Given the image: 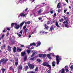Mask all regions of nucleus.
I'll use <instances>...</instances> for the list:
<instances>
[{
	"label": "nucleus",
	"mask_w": 73,
	"mask_h": 73,
	"mask_svg": "<svg viewBox=\"0 0 73 73\" xmlns=\"http://www.w3.org/2000/svg\"><path fill=\"white\" fill-rule=\"evenodd\" d=\"M2 46L3 48H5V47H6V45L5 44H4Z\"/></svg>",
	"instance_id": "obj_48"
},
{
	"label": "nucleus",
	"mask_w": 73,
	"mask_h": 73,
	"mask_svg": "<svg viewBox=\"0 0 73 73\" xmlns=\"http://www.w3.org/2000/svg\"><path fill=\"white\" fill-rule=\"evenodd\" d=\"M60 3H58L57 8H61V7L60 6Z\"/></svg>",
	"instance_id": "obj_22"
},
{
	"label": "nucleus",
	"mask_w": 73,
	"mask_h": 73,
	"mask_svg": "<svg viewBox=\"0 0 73 73\" xmlns=\"http://www.w3.org/2000/svg\"><path fill=\"white\" fill-rule=\"evenodd\" d=\"M63 23L64 24H68V21L66 20V21H64V22H63Z\"/></svg>",
	"instance_id": "obj_30"
},
{
	"label": "nucleus",
	"mask_w": 73,
	"mask_h": 73,
	"mask_svg": "<svg viewBox=\"0 0 73 73\" xmlns=\"http://www.w3.org/2000/svg\"><path fill=\"white\" fill-rule=\"evenodd\" d=\"M73 65H72L70 67V69L72 70H73Z\"/></svg>",
	"instance_id": "obj_37"
},
{
	"label": "nucleus",
	"mask_w": 73,
	"mask_h": 73,
	"mask_svg": "<svg viewBox=\"0 0 73 73\" xmlns=\"http://www.w3.org/2000/svg\"><path fill=\"white\" fill-rule=\"evenodd\" d=\"M1 70H2V73H4V72H5V70H6V69L5 68H2Z\"/></svg>",
	"instance_id": "obj_23"
},
{
	"label": "nucleus",
	"mask_w": 73,
	"mask_h": 73,
	"mask_svg": "<svg viewBox=\"0 0 73 73\" xmlns=\"http://www.w3.org/2000/svg\"><path fill=\"white\" fill-rule=\"evenodd\" d=\"M1 49H4V47H3V46H2L1 47Z\"/></svg>",
	"instance_id": "obj_59"
},
{
	"label": "nucleus",
	"mask_w": 73,
	"mask_h": 73,
	"mask_svg": "<svg viewBox=\"0 0 73 73\" xmlns=\"http://www.w3.org/2000/svg\"><path fill=\"white\" fill-rule=\"evenodd\" d=\"M36 61H37L38 62H41V60L40 59H36Z\"/></svg>",
	"instance_id": "obj_32"
},
{
	"label": "nucleus",
	"mask_w": 73,
	"mask_h": 73,
	"mask_svg": "<svg viewBox=\"0 0 73 73\" xmlns=\"http://www.w3.org/2000/svg\"><path fill=\"white\" fill-rule=\"evenodd\" d=\"M48 33L45 32L43 31H40V33H42V34L44 33V34H46Z\"/></svg>",
	"instance_id": "obj_15"
},
{
	"label": "nucleus",
	"mask_w": 73,
	"mask_h": 73,
	"mask_svg": "<svg viewBox=\"0 0 73 73\" xmlns=\"http://www.w3.org/2000/svg\"><path fill=\"white\" fill-rule=\"evenodd\" d=\"M11 42L12 44H15V41L12 40Z\"/></svg>",
	"instance_id": "obj_43"
},
{
	"label": "nucleus",
	"mask_w": 73,
	"mask_h": 73,
	"mask_svg": "<svg viewBox=\"0 0 73 73\" xmlns=\"http://www.w3.org/2000/svg\"><path fill=\"white\" fill-rule=\"evenodd\" d=\"M34 59H35V58L33 57V58H30V60H31V61H33V60H34Z\"/></svg>",
	"instance_id": "obj_38"
},
{
	"label": "nucleus",
	"mask_w": 73,
	"mask_h": 73,
	"mask_svg": "<svg viewBox=\"0 0 73 73\" xmlns=\"http://www.w3.org/2000/svg\"><path fill=\"white\" fill-rule=\"evenodd\" d=\"M45 27V29H46L47 30H48V28H49V27L48 26L47 27Z\"/></svg>",
	"instance_id": "obj_39"
},
{
	"label": "nucleus",
	"mask_w": 73,
	"mask_h": 73,
	"mask_svg": "<svg viewBox=\"0 0 73 73\" xmlns=\"http://www.w3.org/2000/svg\"><path fill=\"white\" fill-rule=\"evenodd\" d=\"M14 24H14V23H13L11 24V27H13V26L14 25Z\"/></svg>",
	"instance_id": "obj_44"
},
{
	"label": "nucleus",
	"mask_w": 73,
	"mask_h": 73,
	"mask_svg": "<svg viewBox=\"0 0 73 73\" xmlns=\"http://www.w3.org/2000/svg\"><path fill=\"white\" fill-rule=\"evenodd\" d=\"M4 35H2V36H1V38H3V37H4Z\"/></svg>",
	"instance_id": "obj_62"
},
{
	"label": "nucleus",
	"mask_w": 73,
	"mask_h": 73,
	"mask_svg": "<svg viewBox=\"0 0 73 73\" xmlns=\"http://www.w3.org/2000/svg\"><path fill=\"white\" fill-rule=\"evenodd\" d=\"M28 9V8H26V9H25V11H27Z\"/></svg>",
	"instance_id": "obj_61"
},
{
	"label": "nucleus",
	"mask_w": 73,
	"mask_h": 73,
	"mask_svg": "<svg viewBox=\"0 0 73 73\" xmlns=\"http://www.w3.org/2000/svg\"><path fill=\"white\" fill-rule=\"evenodd\" d=\"M63 20H64V19H60L59 20V21L60 22H62V21H63Z\"/></svg>",
	"instance_id": "obj_34"
},
{
	"label": "nucleus",
	"mask_w": 73,
	"mask_h": 73,
	"mask_svg": "<svg viewBox=\"0 0 73 73\" xmlns=\"http://www.w3.org/2000/svg\"><path fill=\"white\" fill-rule=\"evenodd\" d=\"M64 17V18H63L64 20H66V18L65 17V16H62V17Z\"/></svg>",
	"instance_id": "obj_42"
},
{
	"label": "nucleus",
	"mask_w": 73,
	"mask_h": 73,
	"mask_svg": "<svg viewBox=\"0 0 73 73\" xmlns=\"http://www.w3.org/2000/svg\"><path fill=\"white\" fill-rule=\"evenodd\" d=\"M66 11H67V10H66V9L64 10V13H66Z\"/></svg>",
	"instance_id": "obj_52"
},
{
	"label": "nucleus",
	"mask_w": 73,
	"mask_h": 73,
	"mask_svg": "<svg viewBox=\"0 0 73 73\" xmlns=\"http://www.w3.org/2000/svg\"><path fill=\"white\" fill-rule=\"evenodd\" d=\"M40 45H41V42H39L38 43L37 45L36 46V47H38V46Z\"/></svg>",
	"instance_id": "obj_31"
},
{
	"label": "nucleus",
	"mask_w": 73,
	"mask_h": 73,
	"mask_svg": "<svg viewBox=\"0 0 73 73\" xmlns=\"http://www.w3.org/2000/svg\"><path fill=\"white\" fill-rule=\"evenodd\" d=\"M48 50H49V51H50V48H49L48 49Z\"/></svg>",
	"instance_id": "obj_64"
},
{
	"label": "nucleus",
	"mask_w": 73,
	"mask_h": 73,
	"mask_svg": "<svg viewBox=\"0 0 73 73\" xmlns=\"http://www.w3.org/2000/svg\"><path fill=\"white\" fill-rule=\"evenodd\" d=\"M18 36L19 37H21L22 36L21 35L19 34L18 35Z\"/></svg>",
	"instance_id": "obj_50"
},
{
	"label": "nucleus",
	"mask_w": 73,
	"mask_h": 73,
	"mask_svg": "<svg viewBox=\"0 0 73 73\" xmlns=\"http://www.w3.org/2000/svg\"><path fill=\"white\" fill-rule=\"evenodd\" d=\"M27 25H25V26L23 27V29H25L26 28H27Z\"/></svg>",
	"instance_id": "obj_40"
},
{
	"label": "nucleus",
	"mask_w": 73,
	"mask_h": 73,
	"mask_svg": "<svg viewBox=\"0 0 73 73\" xmlns=\"http://www.w3.org/2000/svg\"><path fill=\"white\" fill-rule=\"evenodd\" d=\"M26 54L25 52H23L21 53V56H24Z\"/></svg>",
	"instance_id": "obj_12"
},
{
	"label": "nucleus",
	"mask_w": 73,
	"mask_h": 73,
	"mask_svg": "<svg viewBox=\"0 0 73 73\" xmlns=\"http://www.w3.org/2000/svg\"><path fill=\"white\" fill-rule=\"evenodd\" d=\"M7 29L8 31H10V30H11V29H10V28H9L7 27Z\"/></svg>",
	"instance_id": "obj_46"
},
{
	"label": "nucleus",
	"mask_w": 73,
	"mask_h": 73,
	"mask_svg": "<svg viewBox=\"0 0 73 73\" xmlns=\"http://www.w3.org/2000/svg\"><path fill=\"white\" fill-rule=\"evenodd\" d=\"M46 56H47V57L49 58V59H51V57L50 56V54H47Z\"/></svg>",
	"instance_id": "obj_25"
},
{
	"label": "nucleus",
	"mask_w": 73,
	"mask_h": 73,
	"mask_svg": "<svg viewBox=\"0 0 73 73\" xmlns=\"http://www.w3.org/2000/svg\"><path fill=\"white\" fill-rule=\"evenodd\" d=\"M32 45L33 46H36V44L35 42H33V43L31 44L29 46V47H30L31 46H32Z\"/></svg>",
	"instance_id": "obj_11"
},
{
	"label": "nucleus",
	"mask_w": 73,
	"mask_h": 73,
	"mask_svg": "<svg viewBox=\"0 0 73 73\" xmlns=\"http://www.w3.org/2000/svg\"><path fill=\"white\" fill-rule=\"evenodd\" d=\"M58 13H60V9H59L58 10Z\"/></svg>",
	"instance_id": "obj_58"
},
{
	"label": "nucleus",
	"mask_w": 73,
	"mask_h": 73,
	"mask_svg": "<svg viewBox=\"0 0 73 73\" xmlns=\"http://www.w3.org/2000/svg\"><path fill=\"white\" fill-rule=\"evenodd\" d=\"M30 23H31L30 21L26 22L25 23V25H27V24H30Z\"/></svg>",
	"instance_id": "obj_27"
},
{
	"label": "nucleus",
	"mask_w": 73,
	"mask_h": 73,
	"mask_svg": "<svg viewBox=\"0 0 73 73\" xmlns=\"http://www.w3.org/2000/svg\"><path fill=\"white\" fill-rule=\"evenodd\" d=\"M65 70L66 72H69V70H68V68L66 69Z\"/></svg>",
	"instance_id": "obj_36"
},
{
	"label": "nucleus",
	"mask_w": 73,
	"mask_h": 73,
	"mask_svg": "<svg viewBox=\"0 0 73 73\" xmlns=\"http://www.w3.org/2000/svg\"><path fill=\"white\" fill-rule=\"evenodd\" d=\"M55 25L57 27H58V28L60 27V26H59V25H58V22L56 21L55 23Z\"/></svg>",
	"instance_id": "obj_17"
},
{
	"label": "nucleus",
	"mask_w": 73,
	"mask_h": 73,
	"mask_svg": "<svg viewBox=\"0 0 73 73\" xmlns=\"http://www.w3.org/2000/svg\"><path fill=\"white\" fill-rule=\"evenodd\" d=\"M46 54H39L38 55V56L39 57L41 58H45L46 57Z\"/></svg>",
	"instance_id": "obj_6"
},
{
	"label": "nucleus",
	"mask_w": 73,
	"mask_h": 73,
	"mask_svg": "<svg viewBox=\"0 0 73 73\" xmlns=\"http://www.w3.org/2000/svg\"><path fill=\"white\" fill-rule=\"evenodd\" d=\"M13 51L14 53L16 52V47H14L13 48Z\"/></svg>",
	"instance_id": "obj_19"
},
{
	"label": "nucleus",
	"mask_w": 73,
	"mask_h": 73,
	"mask_svg": "<svg viewBox=\"0 0 73 73\" xmlns=\"http://www.w3.org/2000/svg\"><path fill=\"white\" fill-rule=\"evenodd\" d=\"M50 13H51V14H52V13H53V11H50Z\"/></svg>",
	"instance_id": "obj_53"
},
{
	"label": "nucleus",
	"mask_w": 73,
	"mask_h": 73,
	"mask_svg": "<svg viewBox=\"0 0 73 73\" xmlns=\"http://www.w3.org/2000/svg\"><path fill=\"white\" fill-rule=\"evenodd\" d=\"M64 26L65 27H68V24H65L64 25Z\"/></svg>",
	"instance_id": "obj_47"
},
{
	"label": "nucleus",
	"mask_w": 73,
	"mask_h": 73,
	"mask_svg": "<svg viewBox=\"0 0 73 73\" xmlns=\"http://www.w3.org/2000/svg\"><path fill=\"white\" fill-rule=\"evenodd\" d=\"M8 61V58H6L5 60V58H3L0 61V64H1V62H2L3 64H5Z\"/></svg>",
	"instance_id": "obj_3"
},
{
	"label": "nucleus",
	"mask_w": 73,
	"mask_h": 73,
	"mask_svg": "<svg viewBox=\"0 0 73 73\" xmlns=\"http://www.w3.org/2000/svg\"><path fill=\"white\" fill-rule=\"evenodd\" d=\"M28 68H29V67H28V66H25V71H27L28 69Z\"/></svg>",
	"instance_id": "obj_18"
},
{
	"label": "nucleus",
	"mask_w": 73,
	"mask_h": 73,
	"mask_svg": "<svg viewBox=\"0 0 73 73\" xmlns=\"http://www.w3.org/2000/svg\"><path fill=\"white\" fill-rule=\"evenodd\" d=\"M68 67V66H65L64 68L66 69V68H67Z\"/></svg>",
	"instance_id": "obj_51"
},
{
	"label": "nucleus",
	"mask_w": 73,
	"mask_h": 73,
	"mask_svg": "<svg viewBox=\"0 0 73 73\" xmlns=\"http://www.w3.org/2000/svg\"><path fill=\"white\" fill-rule=\"evenodd\" d=\"M47 23L48 24H52V21H48L47 22Z\"/></svg>",
	"instance_id": "obj_24"
},
{
	"label": "nucleus",
	"mask_w": 73,
	"mask_h": 73,
	"mask_svg": "<svg viewBox=\"0 0 73 73\" xmlns=\"http://www.w3.org/2000/svg\"><path fill=\"white\" fill-rule=\"evenodd\" d=\"M65 1L67 3H68V0H65Z\"/></svg>",
	"instance_id": "obj_60"
},
{
	"label": "nucleus",
	"mask_w": 73,
	"mask_h": 73,
	"mask_svg": "<svg viewBox=\"0 0 73 73\" xmlns=\"http://www.w3.org/2000/svg\"><path fill=\"white\" fill-rule=\"evenodd\" d=\"M54 17L56 16V13H55L54 14Z\"/></svg>",
	"instance_id": "obj_57"
},
{
	"label": "nucleus",
	"mask_w": 73,
	"mask_h": 73,
	"mask_svg": "<svg viewBox=\"0 0 73 73\" xmlns=\"http://www.w3.org/2000/svg\"><path fill=\"white\" fill-rule=\"evenodd\" d=\"M56 64L57 65L59 64L60 63V61H59L60 60H61V58H59V56H56Z\"/></svg>",
	"instance_id": "obj_5"
},
{
	"label": "nucleus",
	"mask_w": 73,
	"mask_h": 73,
	"mask_svg": "<svg viewBox=\"0 0 73 73\" xmlns=\"http://www.w3.org/2000/svg\"><path fill=\"white\" fill-rule=\"evenodd\" d=\"M24 47V45H23L21 44V47H22L23 48Z\"/></svg>",
	"instance_id": "obj_49"
},
{
	"label": "nucleus",
	"mask_w": 73,
	"mask_h": 73,
	"mask_svg": "<svg viewBox=\"0 0 73 73\" xmlns=\"http://www.w3.org/2000/svg\"><path fill=\"white\" fill-rule=\"evenodd\" d=\"M35 53H36V52H35V53H33L32 55H31V58H32V57H33V56L35 55Z\"/></svg>",
	"instance_id": "obj_28"
},
{
	"label": "nucleus",
	"mask_w": 73,
	"mask_h": 73,
	"mask_svg": "<svg viewBox=\"0 0 73 73\" xmlns=\"http://www.w3.org/2000/svg\"><path fill=\"white\" fill-rule=\"evenodd\" d=\"M38 67H36V69H35V72H36V71H37L38 70Z\"/></svg>",
	"instance_id": "obj_35"
},
{
	"label": "nucleus",
	"mask_w": 73,
	"mask_h": 73,
	"mask_svg": "<svg viewBox=\"0 0 73 73\" xmlns=\"http://www.w3.org/2000/svg\"><path fill=\"white\" fill-rule=\"evenodd\" d=\"M8 35H9V33H8L6 35V36H8Z\"/></svg>",
	"instance_id": "obj_55"
},
{
	"label": "nucleus",
	"mask_w": 73,
	"mask_h": 73,
	"mask_svg": "<svg viewBox=\"0 0 73 73\" xmlns=\"http://www.w3.org/2000/svg\"><path fill=\"white\" fill-rule=\"evenodd\" d=\"M19 33L21 34V35H22L23 33V30H21V31H20Z\"/></svg>",
	"instance_id": "obj_45"
},
{
	"label": "nucleus",
	"mask_w": 73,
	"mask_h": 73,
	"mask_svg": "<svg viewBox=\"0 0 73 73\" xmlns=\"http://www.w3.org/2000/svg\"><path fill=\"white\" fill-rule=\"evenodd\" d=\"M11 48H12V47L10 46H8L7 50L9 51V52H11Z\"/></svg>",
	"instance_id": "obj_8"
},
{
	"label": "nucleus",
	"mask_w": 73,
	"mask_h": 73,
	"mask_svg": "<svg viewBox=\"0 0 73 73\" xmlns=\"http://www.w3.org/2000/svg\"><path fill=\"white\" fill-rule=\"evenodd\" d=\"M17 51H19V52H21V51L22 50V49L21 48H17Z\"/></svg>",
	"instance_id": "obj_29"
},
{
	"label": "nucleus",
	"mask_w": 73,
	"mask_h": 73,
	"mask_svg": "<svg viewBox=\"0 0 73 73\" xmlns=\"http://www.w3.org/2000/svg\"><path fill=\"white\" fill-rule=\"evenodd\" d=\"M42 65H43V66H47V67H48L50 69V70H52L51 68L52 67H51V66L49 64L48 62H45L43 63L42 64Z\"/></svg>",
	"instance_id": "obj_2"
},
{
	"label": "nucleus",
	"mask_w": 73,
	"mask_h": 73,
	"mask_svg": "<svg viewBox=\"0 0 73 73\" xmlns=\"http://www.w3.org/2000/svg\"><path fill=\"white\" fill-rule=\"evenodd\" d=\"M34 73L35 72H34L32 71V72H30L29 73Z\"/></svg>",
	"instance_id": "obj_54"
},
{
	"label": "nucleus",
	"mask_w": 73,
	"mask_h": 73,
	"mask_svg": "<svg viewBox=\"0 0 73 73\" xmlns=\"http://www.w3.org/2000/svg\"><path fill=\"white\" fill-rule=\"evenodd\" d=\"M26 15H27L26 14H24V13H21L20 14V16L21 17H22V16H25Z\"/></svg>",
	"instance_id": "obj_21"
},
{
	"label": "nucleus",
	"mask_w": 73,
	"mask_h": 73,
	"mask_svg": "<svg viewBox=\"0 0 73 73\" xmlns=\"http://www.w3.org/2000/svg\"><path fill=\"white\" fill-rule=\"evenodd\" d=\"M61 73H65V70L63 68L60 70V71H59V73H61Z\"/></svg>",
	"instance_id": "obj_10"
},
{
	"label": "nucleus",
	"mask_w": 73,
	"mask_h": 73,
	"mask_svg": "<svg viewBox=\"0 0 73 73\" xmlns=\"http://www.w3.org/2000/svg\"><path fill=\"white\" fill-rule=\"evenodd\" d=\"M54 29V27H53V26H51L50 29L49 30V31H52Z\"/></svg>",
	"instance_id": "obj_14"
},
{
	"label": "nucleus",
	"mask_w": 73,
	"mask_h": 73,
	"mask_svg": "<svg viewBox=\"0 0 73 73\" xmlns=\"http://www.w3.org/2000/svg\"><path fill=\"white\" fill-rule=\"evenodd\" d=\"M29 32V30L27 29H25V34H27V33H28Z\"/></svg>",
	"instance_id": "obj_9"
},
{
	"label": "nucleus",
	"mask_w": 73,
	"mask_h": 73,
	"mask_svg": "<svg viewBox=\"0 0 73 73\" xmlns=\"http://www.w3.org/2000/svg\"><path fill=\"white\" fill-rule=\"evenodd\" d=\"M56 64V62L54 61H53L52 62V65L53 67H54L55 66V65Z\"/></svg>",
	"instance_id": "obj_13"
},
{
	"label": "nucleus",
	"mask_w": 73,
	"mask_h": 73,
	"mask_svg": "<svg viewBox=\"0 0 73 73\" xmlns=\"http://www.w3.org/2000/svg\"><path fill=\"white\" fill-rule=\"evenodd\" d=\"M27 56H25L24 59V61H25L27 60Z\"/></svg>",
	"instance_id": "obj_33"
},
{
	"label": "nucleus",
	"mask_w": 73,
	"mask_h": 73,
	"mask_svg": "<svg viewBox=\"0 0 73 73\" xmlns=\"http://www.w3.org/2000/svg\"><path fill=\"white\" fill-rule=\"evenodd\" d=\"M15 66H17L18 64H19V63L18 62V59H16V60L15 62Z\"/></svg>",
	"instance_id": "obj_7"
},
{
	"label": "nucleus",
	"mask_w": 73,
	"mask_h": 73,
	"mask_svg": "<svg viewBox=\"0 0 73 73\" xmlns=\"http://www.w3.org/2000/svg\"><path fill=\"white\" fill-rule=\"evenodd\" d=\"M22 68H23V66H21V65H19V67H18L19 69L22 70Z\"/></svg>",
	"instance_id": "obj_20"
},
{
	"label": "nucleus",
	"mask_w": 73,
	"mask_h": 73,
	"mask_svg": "<svg viewBox=\"0 0 73 73\" xmlns=\"http://www.w3.org/2000/svg\"><path fill=\"white\" fill-rule=\"evenodd\" d=\"M25 21H23L20 24V25H18L16 23H15V26L14 27L15 28V29H19L20 27L21 28L22 27V26L24 24H25Z\"/></svg>",
	"instance_id": "obj_1"
},
{
	"label": "nucleus",
	"mask_w": 73,
	"mask_h": 73,
	"mask_svg": "<svg viewBox=\"0 0 73 73\" xmlns=\"http://www.w3.org/2000/svg\"><path fill=\"white\" fill-rule=\"evenodd\" d=\"M44 26L45 27H46V24H44Z\"/></svg>",
	"instance_id": "obj_56"
},
{
	"label": "nucleus",
	"mask_w": 73,
	"mask_h": 73,
	"mask_svg": "<svg viewBox=\"0 0 73 73\" xmlns=\"http://www.w3.org/2000/svg\"><path fill=\"white\" fill-rule=\"evenodd\" d=\"M27 52L28 54H29L30 53V52H31V51L29 50H27Z\"/></svg>",
	"instance_id": "obj_41"
},
{
	"label": "nucleus",
	"mask_w": 73,
	"mask_h": 73,
	"mask_svg": "<svg viewBox=\"0 0 73 73\" xmlns=\"http://www.w3.org/2000/svg\"><path fill=\"white\" fill-rule=\"evenodd\" d=\"M42 12V11L41 10V9H40L38 11V14H40V13H41Z\"/></svg>",
	"instance_id": "obj_26"
},
{
	"label": "nucleus",
	"mask_w": 73,
	"mask_h": 73,
	"mask_svg": "<svg viewBox=\"0 0 73 73\" xmlns=\"http://www.w3.org/2000/svg\"><path fill=\"white\" fill-rule=\"evenodd\" d=\"M9 69L10 70H13V72H14V69L13 68V66H11L10 68H9Z\"/></svg>",
	"instance_id": "obj_16"
},
{
	"label": "nucleus",
	"mask_w": 73,
	"mask_h": 73,
	"mask_svg": "<svg viewBox=\"0 0 73 73\" xmlns=\"http://www.w3.org/2000/svg\"><path fill=\"white\" fill-rule=\"evenodd\" d=\"M6 32V31H5V30H4L3 31V32Z\"/></svg>",
	"instance_id": "obj_63"
},
{
	"label": "nucleus",
	"mask_w": 73,
	"mask_h": 73,
	"mask_svg": "<svg viewBox=\"0 0 73 73\" xmlns=\"http://www.w3.org/2000/svg\"><path fill=\"white\" fill-rule=\"evenodd\" d=\"M27 65L31 69H33L35 68V65L33 64H31V63L29 62L27 63Z\"/></svg>",
	"instance_id": "obj_4"
}]
</instances>
